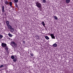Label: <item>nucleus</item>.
Instances as JSON below:
<instances>
[{
    "instance_id": "1",
    "label": "nucleus",
    "mask_w": 73,
    "mask_h": 73,
    "mask_svg": "<svg viewBox=\"0 0 73 73\" xmlns=\"http://www.w3.org/2000/svg\"><path fill=\"white\" fill-rule=\"evenodd\" d=\"M10 44L14 48H16L17 46V44L13 41L11 42L10 43Z\"/></svg>"
},
{
    "instance_id": "2",
    "label": "nucleus",
    "mask_w": 73,
    "mask_h": 73,
    "mask_svg": "<svg viewBox=\"0 0 73 73\" xmlns=\"http://www.w3.org/2000/svg\"><path fill=\"white\" fill-rule=\"evenodd\" d=\"M36 6H37L38 8H41V4L39 2H37L36 3Z\"/></svg>"
},
{
    "instance_id": "3",
    "label": "nucleus",
    "mask_w": 73,
    "mask_h": 73,
    "mask_svg": "<svg viewBox=\"0 0 73 73\" xmlns=\"http://www.w3.org/2000/svg\"><path fill=\"white\" fill-rule=\"evenodd\" d=\"M1 46L2 47H6L7 46V44L6 43H2Z\"/></svg>"
},
{
    "instance_id": "4",
    "label": "nucleus",
    "mask_w": 73,
    "mask_h": 73,
    "mask_svg": "<svg viewBox=\"0 0 73 73\" xmlns=\"http://www.w3.org/2000/svg\"><path fill=\"white\" fill-rule=\"evenodd\" d=\"M6 23L7 27H8L9 25V22L8 21H6Z\"/></svg>"
},
{
    "instance_id": "5",
    "label": "nucleus",
    "mask_w": 73,
    "mask_h": 73,
    "mask_svg": "<svg viewBox=\"0 0 73 73\" xmlns=\"http://www.w3.org/2000/svg\"><path fill=\"white\" fill-rule=\"evenodd\" d=\"M50 36H51L52 38L55 39V36H54V35H53V34H51L50 35Z\"/></svg>"
},
{
    "instance_id": "6",
    "label": "nucleus",
    "mask_w": 73,
    "mask_h": 73,
    "mask_svg": "<svg viewBox=\"0 0 73 73\" xmlns=\"http://www.w3.org/2000/svg\"><path fill=\"white\" fill-rule=\"evenodd\" d=\"M10 31L11 32H14L15 31V29L13 28H12L10 30Z\"/></svg>"
},
{
    "instance_id": "7",
    "label": "nucleus",
    "mask_w": 73,
    "mask_h": 73,
    "mask_svg": "<svg viewBox=\"0 0 73 73\" xmlns=\"http://www.w3.org/2000/svg\"><path fill=\"white\" fill-rule=\"evenodd\" d=\"M2 12H5V11H4V6H3L2 7Z\"/></svg>"
},
{
    "instance_id": "8",
    "label": "nucleus",
    "mask_w": 73,
    "mask_h": 73,
    "mask_svg": "<svg viewBox=\"0 0 73 73\" xmlns=\"http://www.w3.org/2000/svg\"><path fill=\"white\" fill-rule=\"evenodd\" d=\"M8 36H9V37H12V36H13V35L9 33L8 34Z\"/></svg>"
},
{
    "instance_id": "9",
    "label": "nucleus",
    "mask_w": 73,
    "mask_h": 73,
    "mask_svg": "<svg viewBox=\"0 0 73 73\" xmlns=\"http://www.w3.org/2000/svg\"><path fill=\"white\" fill-rule=\"evenodd\" d=\"M8 28H9V29H10V30L11 29H12V26L11 25H9V26H8Z\"/></svg>"
},
{
    "instance_id": "10",
    "label": "nucleus",
    "mask_w": 73,
    "mask_h": 73,
    "mask_svg": "<svg viewBox=\"0 0 73 73\" xmlns=\"http://www.w3.org/2000/svg\"><path fill=\"white\" fill-rule=\"evenodd\" d=\"M57 46V44L56 43L54 44L53 45V46H54V47H56V46Z\"/></svg>"
},
{
    "instance_id": "11",
    "label": "nucleus",
    "mask_w": 73,
    "mask_h": 73,
    "mask_svg": "<svg viewBox=\"0 0 73 73\" xmlns=\"http://www.w3.org/2000/svg\"><path fill=\"white\" fill-rule=\"evenodd\" d=\"M70 1V0H66V3H69Z\"/></svg>"
},
{
    "instance_id": "12",
    "label": "nucleus",
    "mask_w": 73,
    "mask_h": 73,
    "mask_svg": "<svg viewBox=\"0 0 73 73\" xmlns=\"http://www.w3.org/2000/svg\"><path fill=\"white\" fill-rule=\"evenodd\" d=\"M53 17H54L55 20H57V19H58V18L57 17V16H53Z\"/></svg>"
},
{
    "instance_id": "13",
    "label": "nucleus",
    "mask_w": 73,
    "mask_h": 73,
    "mask_svg": "<svg viewBox=\"0 0 73 73\" xmlns=\"http://www.w3.org/2000/svg\"><path fill=\"white\" fill-rule=\"evenodd\" d=\"M5 49L6 50V51H7V52H8V47H5Z\"/></svg>"
},
{
    "instance_id": "14",
    "label": "nucleus",
    "mask_w": 73,
    "mask_h": 73,
    "mask_svg": "<svg viewBox=\"0 0 73 73\" xmlns=\"http://www.w3.org/2000/svg\"><path fill=\"white\" fill-rule=\"evenodd\" d=\"M5 4H6V5H7L8 4H9L8 2L7 1H6V2H5Z\"/></svg>"
},
{
    "instance_id": "15",
    "label": "nucleus",
    "mask_w": 73,
    "mask_h": 73,
    "mask_svg": "<svg viewBox=\"0 0 73 73\" xmlns=\"http://www.w3.org/2000/svg\"><path fill=\"white\" fill-rule=\"evenodd\" d=\"M45 38L46 40H49V38L48 36H46Z\"/></svg>"
},
{
    "instance_id": "16",
    "label": "nucleus",
    "mask_w": 73,
    "mask_h": 73,
    "mask_svg": "<svg viewBox=\"0 0 73 73\" xmlns=\"http://www.w3.org/2000/svg\"><path fill=\"white\" fill-rule=\"evenodd\" d=\"M42 25H43V26H45V23H44V22H42Z\"/></svg>"
},
{
    "instance_id": "17",
    "label": "nucleus",
    "mask_w": 73,
    "mask_h": 73,
    "mask_svg": "<svg viewBox=\"0 0 73 73\" xmlns=\"http://www.w3.org/2000/svg\"><path fill=\"white\" fill-rule=\"evenodd\" d=\"M11 58L12 59H14L15 58V56H11Z\"/></svg>"
},
{
    "instance_id": "18",
    "label": "nucleus",
    "mask_w": 73,
    "mask_h": 73,
    "mask_svg": "<svg viewBox=\"0 0 73 73\" xmlns=\"http://www.w3.org/2000/svg\"><path fill=\"white\" fill-rule=\"evenodd\" d=\"M43 3H46V0H42Z\"/></svg>"
},
{
    "instance_id": "19",
    "label": "nucleus",
    "mask_w": 73,
    "mask_h": 73,
    "mask_svg": "<svg viewBox=\"0 0 73 73\" xmlns=\"http://www.w3.org/2000/svg\"><path fill=\"white\" fill-rule=\"evenodd\" d=\"M16 60H17L15 58L13 60V61L14 62H16Z\"/></svg>"
},
{
    "instance_id": "20",
    "label": "nucleus",
    "mask_w": 73,
    "mask_h": 73,
    "mask_svg": "<svg viewBox=\"0 0 73 73\" xmlns=\"http://www.w3.org/2000/svg\"><path fill=\"white\" fill-rule=\"evenodd\" d=\"M3 67H4L3 65H1L0 66V68H3Z\"/></svg>"
},
{
    "instance_id": "21",
    "label": "nucleus",
    "mask_w": 73,
    "mask_h": 73,
    "mask_svg": "<svg viewBox=\"0 0 73 73\" xmlns=\"http://www.w3.org/2000/svg\"><path fill=\"white\" fill-rule=\"evenodd\" d=\"M36 39H38V38H39V36H36Z\"/></svg>"
},
{
    "instance_id": "22",
    "label": "nucleus",
    "mask_w": 73,
    "mask_h": 73,
    "mask_svg": "<svg viewBox=\"0 0 73 73\" xmlns=\"http://www.w3.org/2000/svg\"><path fill=\"white\" fill-rule=\"evenodd\" d=\"M9 3H10V6H11L12 5V2H10Z\"/></svg>"
},
{
    "instance_id": "23",
    "label": "nucleus",
    "mask_w": 73,
    "mask_h": 73,
    "mask_svg": "<svg viewBox=\"0 0 73 73\" xmlns=\"http://www.w3.org/2000/svg\"><path fill=\"white\" fill-rule=\"evenodd\" d=\"M18 1V0H14V1L15 3H17Z\"/></svg>"
},
{
    "instance_id": "24",
    "label": "nucleus",
    "mask_w": 73,
    "mask_h": 73,
    "mask_svg": "<svg viewBox=\"0 0 73 73\" xmlns=\"http://www.w3.org/2000/svg\"><path fill=\"white\" fill-rule=\"evenodd\" d=\"M0 37H1V38H3V36L1 35H0Z\"/></svg>"
},
{
    "instance_id": "25",
    "label": "nucleus",
    "mask_w": 73,
    "mask_h": 73,
    "mask_svg": "<svg viewBox=\"0 0 73 73\" xmlns=\"http://www.w3.org/2000/svg\"><path fill=\"white\" fill-rule=\"evenodd\" d=\"M23 44H25V41H23Z\"/></svg>"
},
{
    "instance_id": "26",
    "label": "nucleus",
    "mask_w": 73,
    "mask_h": 73,
    "mask_svg": "<svg viewBox=\"0 0 73 73\" xmlns=\"http://www.w3.org/2000/svg\"><path fill=\"white\" fill-rule=\"evenodd\" d=\"M31 56H33V54H31Z\"/></svg>"
},
{
    "instance_id": "27",
    "label": "nucleus",
    "mask_w": 73,
    "mask_h": 73,
    "mask_svg": "<svg viewBox=\"0 0 73 73\" xmlns=\"http://www.w3.org/2000/svg\"><path fill=\"white\" fill-rule=\"evenodd\" d=\"M16 7H17V5H16Z\"/></svg>"
},
{
    "instance_id": "28",
    "label": "nucleus",
    "mask_w": 73,
    "mask_h": 73,
    "mask_svg": "<svg viewBox=\"0 0 73 73\" xmlns=\"http://www.w3.org/2000/svg\"><path fill=\"white\" fill-rule=\"evenodd\" d=\"M10 0V1H11V0Z\"/></svg>"
}]
</instances>
